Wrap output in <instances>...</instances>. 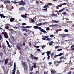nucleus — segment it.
Returning a JSON list of instances; mask_svg holds the SVG:
<instances>
[{
    "instance_id": "1",
    "label": "nucleus",
    "mask_w": 74,
    "mask_h": 74,
    "mask_svg": "<svg viewBox=\"0 0 74 74\" xmlns=\"http://www.w3.org/2000/svg\"><path fill=\"white\" fill-rule=\"evenodd\" d=\"M62 61L61 60H60V61H54V65H55L56 67H57L59 65V63H62Z\"/></svg>"
},
{
    "instance_id": "2",
    "label": "nucleus",
    "mask_w": 74,
    "mask_h": 74,
    "mask_svg": "<svg viewBox=\"0 0 74 74\" xmlns=\"http://www.w3.org/2000/svg\"><path fill=\"white\" fill-rule=\"evenodd\" d=\"M20 2L18 3V5H23V6H24V5H26V3L25 2H23V0H22L20 1Z\"/></svg>"
},
{
    "instance_id": "3",
    "label": "nucleus",
    "mask_w": 74,
    "mask_h": 74,
    "mask_svg": "<svg viewBox=\"0 0 74 74\" xmlns=\"http://www.w3.org/2000/svg\"><path fill=\"white\" fill-rule=\"evenodd\" d=\"M38 28L39 30H40L41 32H43L45 34V33H47V32L46 31L44 30L43 29H41V27H38Z\"/></svg>"
},
{
    "instance_id": "4",
    "label": "nucleus",
    "mask_w": 74,
    "mask_h": 74,
    "mask_svg": "<svg viewBox=\"0 0 74 74\" xmlns=\"http://www.w3.org/2000/svg\"><path fill=\"white\" fill-rule=\"evenodd\" d=\"M8 34L7 32H5L4 33V37L5 38H6V39H7L8 38Z\"/></svg>"
},
{
    "instance_id": "5",
    "label": "nucleus",
    "mask_w": 74,
    "mask_h": 74,
    "mask_svg": "<svg viewBox=\"0 0 74 74\" xmlns=\"http://www.w3.org/2000/svg\"><path fill=\"white\" fill-rule=\"evenodd\" d=\"M31 57L32 58V59H35V60H38V57L35 56H31Z\"/></svg>"
},
{
    "instance_id": "6",
    "label": "nucleus",
    "mask_w": 74,
    "mask_h": 74,
    "mask_svg": "<svg viewBox=\"0 0 74 74\" xmlns=\"http://www.w3.org/2000/svg\"><path fill=\"white\" fill-rule=\"evenodd\" d=\"M22 64L23 67H26L27 66V65L25 63V62H23L22 63Z\"/></svg>"
},
{
    "instance_id": "7",
    "label": "nucleus",
    "mask_w": 74,
    "mask_h": 74,
    "mask_svg": "<svg viewBox=\"0 0 74 74\" xmlns=\"http://www.w3.org/2000/svg\"><path fill=\"white\" fill-rule=\"evenodd\" d=\"M8 62V59H6L5 60V64L7 65Z\"/></svg>"
},
{
    "instance_id": "8",
    "label": "nucleus",
    "mask_w": 74,
    "mask_h": 74,
    "mask_svg": "<svg viewBox=\"0 0 74 74\" xmlns=\"http://www.w3.org/2000/svg\"><path fill=\"white\" fill-rule=\"evenodd\" d=\"M0 16H1V18H5V17H6V16L4 15V14H0Z\"/></svg>"
},
{
    "instance_id": "9",
    "label": "nucleus",
    "mask_w": 74,
    "mask_h": 74,
    "mask_svg": "<svg viewBox=\"0 0 74 74\" xmlns=\"http://www.w3.org/2000/svg\"><path fill=\"white\" fill-rule=\"evenodd\" d=\"M60 36L62 37V38H63L64 37H66V35L64 34H60Z\"/></svg>"
},
{
    "instance_id": "10",
    "label": "nucleus",
    "mask_w": 74,
    "mask_h": 74,
    "mask_svg": "<svg viewBox=\"0 0 74 74\" xmlns=\"http://www.w3.org/2000/svg\"><path fill=\"white\" fill-rule=\"evenodd\" d=\"M4 3L5 4H7L8 3H11V1H10L7 0L5 1H4Z\"/></svg>"
},
{
    "instance_id": "11",
    "label": "nucleus",
    "mask_w": 74,
    "mask_h": 74,
    "mask_svg": "<svg viewBox=\"0 0 74 74\" xmlns=\"http://www.w3.org/2000/svg\"><path fill=\"white\" fill-rule=\"evenodd\" d=\"M19 10L21 11H22V10H25V8L24 7H20L19 8Z\"/></svg>"
},
{
    "instance_id": "12",
    "label": "nucleus",
    "mask_w": 74,
    "mask_h": 74,
    "mask_svg": "<svg viewBox=\"0 0 74 74\" xmlns=\"http://www.w3.org/2000/svg\"><path fill=\"white\" fill-rule=\"evenodd\" d=\"M25 71H27L28 69V66H27L26 67H23Z\"/></svg>"
},
{
    "instance_id": "13",
    "label": "nucleus",
    "mask_w": 74,
    "mask_h": 74,
    "mask_svg": "<svg viewBox=\"0 0 74 74\" xmlns=\"http://www.w3.org/2000/svg\"><path fill=\"white\" fill-rule=\"evenodd\" d=\"M51 72L52 74H55L56 73V71L55 70H53L51 71Z\"/></svg>"
},
{
    "instance_id": "14",
    "label": "nucleus",
    "mask_w": 74,
    "mask_h": 74,
    "mask_svg": "<svg viewBox=\"0 0 74 74\" xmlns=\"http://www.w3.org/2000/svg\"><path fill=\"white\" fill-rule=\"evenodd\" d=\"M22 27L23 28H30V27H32V26H27L26 27H24V26H22Z\"/></svg>"
},
{
    "instance_id": "15",
    "label": "nucleus",
    "mask_w": 74,
    "mask_h": 74,
    "mask_svg": "<svg viewBox=\"0 0 74 74\" xmlns=\"http://www.w3.org/2000/svg\"><path fill=\"white\" fill-rule=\"evenodd\" d=\"M5 29H9V25L8 24H6L5 26Z\"/></svg>"
},
{
    "instance_id": "16",
    "label": "nucleus",
    "mask_w": 74,
    "mask_h": 74,
    "mask_svg": "<svg viewBox=\"0 0 74 74\" xmlns=\"http://www.w3.org/2000/svg\"><path fill=\"white\" fill-rule=\"evenodd\" d=\"M2 47L3 49H6V46L5 45H2Z\"/></svg>"
},
{
    "instance_id": "17",
    "label": "nucleus",
    "mask_w": 74,
    "mask_h": 74,
    "mask_svg": "<svg viewBox=\"0 0 74 74\" xmlns=\"http://www.w3.org/2000/svg\"><path fill=\"white\" fill-rule=\"evenodd\" d=\"M14 20H15V18H11L10 19V21L11 22H13Z\"/></svg>"
},
{
    "instance_id": "18",
    "label": "nucleus",
    "mask_w": 74,
    "mask_h": 74,
    "mask_svg": "<svg viewBox=\"0 0 74 74\" xmlns=\"http://www.w3.org/2000/svg\"><path fill=\"white\" fill-rule=\"evenodd\" d=\"M65 10V8H64L63 9L59 10V12H62V11H64V10Z\"/></svg>"
},
{
    "instance_id": "19",
    "label": "nucleus",
    "mask_w": 74,
    "mask_h": 74,
    "mask_svg": "<svg viewBox=\"0 0 74 74\" xmlns=\"http://www.w3.org/2000/svg\"><path fill=\"white\" fill-rule=\"evenodd\" d=\"M64 53H61L59 54L58 55H55V56H62V55H63L64 54Z\"/></svg>"
},
{
    "instance_id": "20",
    "label": "nucleus",
    "mask_w": 74,
    "mask_h": 74,
    "mask_svg": "<svg viewBox=\"0 0 74 74\" xmlns=\"http://www.w3.org/2000/svg\"><path fill=\"white\" fill-rule=\"evenodd\" d=\"M58 25L57 24H55V25H50V27H53L54 26H58Z\"/></svg>"
},
{
    "instance_id": "21",
    "label": "nucleus",
    "mask_w": 74,
    "mask_h": 74,
    "mask_svg": "<svg viewBox=\"0 0 74 74\" xmlns=\"http://www.w3.org/2000/svg\"><path fill=\"white\" fill-rule=\"evenodd\" d=\"M17 49L18 50H21V48H20V47H19V45H17Z\"/></svg>"
},
{
    "instance_id": "22",
    "label": "nucleus",
    "mask_w": 74,
    "mask_h": 74,
    "mask_svg": "<svg viewBox=\"0 0 74 74\" xmlns=\"http://www.w3.org/2000/svg\"><path fill=\"white\" fill-rule=\"evenodd\" d=\"M51 52L50 51H48L47 52H46V53H47V56H49V55L50 54H51Z\"/></svg>"
},
{
    "instance_id": "23",
    "label": "nucleus",
    "mask_w": 74,
    "mask_h": 74,
    "mask_svg": "<svg viewBox=\"0 0 74 74\" xmlns=\"http://www.w3.org/2000/svg\"><path fill=\"white\" fill-rule=\"evenodd\" d=\"M33 68H34V66H32L31 67H30V70L31 71H33Z\"/></svg>"
},
{
    "instance_id": "24",
    "label": "nucleus",
    "mask_w": 74,
    "mask_h": 74,
    "mask_svg": "<svg viewBox=\"0 0 74 74\" xmlns=\"http://www.w3.org/2000/svg\"><path fill=\"white\" fill-rule=\"evenodd\" d=\"M52 22L53 23H58V21H56V20H52Z\"/></svg>"
},
{
    "instance_id": "25",
    "label": "nucleus",
    "mask_w": 74,
    "mask_h": 74,
    "mask_svg": "<svg viewBox=\"0 0 74 74\" xmlns=\"http://www.w3.org/2000/svg\"><path fill=\"white\" fill-rule=\"evenodd\" d=\"M12 40L13 41H14L15 40V38L14 36H12L11 37Z\"/></svg>"
},
{
    "instance_id": "26",
    "label": "nucleus",
    "mask_w": 74,
    "mask_h": 74,
    "mask_svg": "<svg viewBox=\"0 0 74 74\" xmlns=\"http://www.w3.org/2000/svg\"><path fill=\"white\" fill-rule=\"evenodd\" d=\"M16 64H15V63H14L13 70H16Z\"/></svg>"
},
{
    "instance_id": "27",
    "label": "nucleus",
    "mask_w": 74,
    "mask_h": 74,
    "mask_svg": "<svg viewBox=\"0 0 74 74\" xmlns=\"http://www.w3.org/2000/svg\"><path fill=\"white\" fill-rule=\"evenodd\" d=\"M34 29H38V26H34Z\"/></svg>"
},
{
    "instance_id": "28",
    "label": "nucleus",
    "mask_w": 74,
    "mask_h": 74,
    "mask_svg": "<svg viewBox=\"0 0 74 74\" xmlns=\"http://www.w3.org/2000/svg\"><path fill=\"white\" fill-rule=\"evenodd\" d=\"M47 41H51V40H52V39L51 38H47L46 40L47 41Z\"/></svg>"
},
{
    "instance_id": "29",
    "label": "nucleus",
    "mask_w": 74,
    "mask_h": 74,
    "mask_svg": "<svg viewBox=\"0 0 74 74\" xmlns=\"http://www.w3.org/2000/svg\"><path fill=\"white\" fill-rule=\"evenodd\" d=\"M33 64L34 65V68H36V67H36V66H37V64H36V63L35 62L34 63H33Z\"/></svg>"
},
{
    "instance_id": "30",
    "label": "nucleus",
    "mask_w": 74,
    "mask_h": 74,
    "mask_svg": "<svg viewBox=\"0 0 74 74\" xmlns=\"http://www.w3.org/2000/svg\"><path fill=\"white\" fill-rule=\"evenodd\" d=\"M43 11H47V8H45V9H42Z\"/></svg>"
},
{
    "instance_id": "31",
    "label": "nucleus",
    "mask_w": 74,
    "mask_h": 74,
    "mask_svg": "<svg viewBox=\"0 0 74 74\" xmlns=\"http://www.w3.org/2000/svg\"><path fill=\"white\" fill-rule=\"evenodd\" d=\"M47 5H52V3H48L47 4Z\"/></svg>"
},
{
    "instance_id": "32",
    "label": "nucleus",
    "mask_w": 74,
    "mask_h": 74,
    "mask_svg": "<svg viewBox=\"0 0 74 74\" xmlns=\"http://www.w3.org/2000/svg\"><path fill=\"white\" fill-rule=\"evenodd\" d=\"M49 6L48 5H45L43 7V8H47V7H48Z\"/></svg>"
},
{
    "instance_id": "33",
    "label": "nucleus",
    "mask_w": 74,
    "mask_h": 74,
    "mask_svg": "<svg viewBox=\"0 0 74 74\" xmlns=\"http://www.w3.org/2000/svg\"><path fill=\"white\" fill-rule=\"evenodd\" d=\"M34 47L35 48H40V46H35V45H34Z\"/></svg>"
},
{
    "instance_id": "34",
    "label": "nucleus",
    "mask_w": 74,
    "mask_h": 74,
    "mask_svg": "<svg viewBox=\"0 0 74 74\" xmlns=\"http://www.w3.org/2000/svg\"><path fill=\"white\" fill-rule=\"evenodd\" d=\"M62 51V49H59L58 50H57V51Z\"/></svg>"
},
{
    "instance_id": "35",
    "label": "nucleus",
    "mask_w": 74,
    "mask_h": 74,
    "mask_svg": "<svg viewBox=\"0 0 74 74\" xmlns=\"http://www.w3.org/2000/svg\"><path fill=\"white\" fill-rule=\"evenodd\" d=\"M15 69H13V71L12 73V74H15Z\"/></svg>"
},
{
    "instance_id": "36",
    "label": "nucleus",
    "mask_w": 74,
    "mask_h": 74,
    "mask_svg": "<svg viewBox=\"0 0 74 74\" xmlns=\"http://www.w3.org/2000/svg\"><path fill=\"white\" fill-rule=\"evenodd\" d=\"M23 35L25 37H26V36H28V35H27V33H24Z\"/></svg>"
},
{
    "instance_id": "37",
    "label": "nucleus",
    "mask_w": 74,
    "mask_h": 74,
    "mask_svg": "<svg viewBox=\"0 0 74 74\" xmlns=\"http://www.w3.org/2000/svg\"><path fill=\"white\" fill-rule=\"evenodd\" d=\"M0 8H4V6H3V5H1L0 6Z\"/></svg>"
},
{
    "instance_id": "38",
    "label": "nucleus",
    "mask_w": 74,
    "mask_h": 74,
    "mask_svg": "<svg viewBox=\"0 0 74 74\" xmlns=\"http://www.w3.org/2000/svg\"><path fill=\"white\" fill-rule=\"evenodd\" d=\"M62 15H67V13L66 12H64L62 13Z\"/></svg>"
},
{
    "instance_id": "39",
    "label": "nucleus",
    "mask_w": 74,
    "mask_h": 74,
    "mask_svg": "<svg viewBox=\"0 0 74 74\" xmlns=\"http://www.w3.org/2000/svg\"><path fill=\"white\" fill-rule=\"evenodd\" d=\"M39 74V72H38V71H36V72L35 73V74Z\"/></svg>"
},
{
    "instance_id": "40",
    "label": "nucleus",
    "mask_w": 74,
    "mask_h": 74,
    "mask_svg": "<svg viewBox=\"0 0 74 74\" xmlns=\"http://www.w3.org/2000/svg\"><path fill=\"white\" fill-rule=\"evenodd\" d=\"M31 21L32 22H35V21H34V20L33 19H31Z\"/></svg>"
},
{
    "instance_id": "41",
    "label": "nucleus",
    "mask_w": 74,
    "mask_h": 74,
    "mask_svg": "<svg viewBox=\"0 0 74 74\" xmlns=\"http://www.w3.org/2000/svg\"><path fill=\"white\" fill-rule=\"evenodd\" d=\"M52 15L53 16H56V15L55 14H52Z\"/></svg>"
},
{
    "instance_id": "42",
    "label": "nucleus",
    "mask_w": 74,
    "mask_h": 74,
    "mask_svg": "<svg viewBox=\"0 0 74 74\" xmlns=\"http://www.w3.org/2000/svg\"><path fill=\"white\" fill-rule=\"evenodd\" d=\"M46 24H47L46 22L42 23V25H46Z\"/></svg>"
},
{
    "instance_id": "43",
    "label": "nucleus",
    "mask_w": 74,
    "mask_h": 74,
    "mask_svg": "<svg viewBox=\"0 0 74 74\" xmlns=\"http://www.w3.org/2000/svg\"><path fill=\"white\" fill-rule=\"evenodd\" d=\"M46 30H50V28L49 27L47 28L46 29Z\"/></svg>"
},
{
    "instance_id": "44",
    "label": "nucleus",
    "mask_w": 74,
    "mask_h": 74,
    "mask_svg": "<svg viewBox=\"0 0 74 74\" xmlns=\"http://www.w3.org/2000/svg\"><path fill=\"white\" fill-rule=\"evenodd\" d=\"M28 18V17H27V16H25L24 18V19H27Z\"/></svg>"
},
{
    "instance_id": "45",
    "label": "nucleus",
    "mask_w": 74,
    "mask_h": 74,
    "mask_svg": "<svg viewBox=\"0 0 74 74\" xmlns=\"http://www.w3.org/2000/svg\"><path fill=\"white\" fill-rule=\"evenodd\" d=\"M9 65L10 66H12V63H11V62H10L9 63Z\"/></svg>"
},
{
    "instance_id": "46",
    "label": "nucleus",
    "mask_w": 74,
    "mask_h": 74,
    "mask_svg": "<svg viewBox=\"0 0 74 74\" xmlns=\"http://www.w3.org/2000/svg\"><path fill=\"white\" fill-rule=\"evenodd\" d=\"M2 36H1V35H0V41H1V39H2Z\"/></svg>"
},
{
    "instance_id": "47",
    "label": "nucleus",
    "mask_w": 74,
    "mask_h": 74,
    "mask_svg": "<svg viewBox=\"0 0 74 74\" xmlns=\"http://www.w3.org/2000/svg\"><path fill=\"white\" fill-rule=\"evenodd\" d=\"M62 4L59 5H58V7H62Z\"/></svg>"
},
{
    "instance_id": "48",
    "label": "nucleus",
    "mask_w": 74,
    "mask_h": 74,
    "mask_svg": "<svg viewBox=\"0 0 74 74\" xmlns=\"http://www.w3.org/2000/svg\"><path fill=\"white\" fill-rule=\"evenodd\" d=\"M64 31L65 32H69V30L67 29H65L64 30Z\"/></svg>"
},
{
    "instance_id": "49",
    "label": "nucleus",
    "mask_w": 74,
    "mask_h": 74,
    "mask_svg": "<svg viewBox=\"0 0 74 74\" xmlns=\"http://www.w3.org/2000/svg\"><path fill=\"white\" fill-rule=\"evenodd\" d=\"M47 58H48L47 60H49V58H50V56H48Z\"/></svg>"
},
{
    "instance_id": "50",
    "label": "nucleus",
    "mask_w": 74,
    "mask_h": 74,
    "mask_svg": "<svg viewBox=\"0 0 74 74\" xmlns=\"http://www.w3.org/2000/svg\"><path fill=\"white\" fill-rule=\"evenodd\" d=\"M8 47L9 48H11V47L10 45V44L8 45Z\"/></svg>"
},
{
    "instance_id": "51",
    "label": "nucleus",
    "mask_w": 74,
    "mask_h": 74,
    "mask_svg": "<svg viewBox=\"0 0 74 74\" xmlns=\"http://www.w3.org/2000/svg\"><path fill=\"white\" fill-rule=\"evenodd\" d=\"M6 43H7L8 45H9V44H9V42H8V41H7V40L6 41Z\"/></svg>"
},
{
    "instance_id": "52",
    "label": "nucleus",
    "mask_w": 74,
    "mask_h": 74,
    "mask_svg": "<svg viewBox=\"0 0 74 74\" xmlns=\"http://www.w3.org/2000/svg\"><path fill=\"white\" fill-rule=\"evenodd\" d=\"M8 30H9V31H13V29H8Z\"/></svg>"
},
{
    "instance_id": "53",
    "label": "nucleus",
    "mask_w": 74,
    "mask_h": 74,
    "mask_svg": "<svg viewBox=\"0 0 74 74\" xmlns=\"http://www.w3.org/2000/svg\"><path fill=\"white\" fill-rule=\"evenodd\" d=\"M25 15H21V17L24 18Z\"/></svg>"
},
{
    "instance_id": "54",
    "label": "nucleus",
    "mask_w": 74,
    "mask_h": 74,
    "mask_svg": "<svg viewBox=\"0 0 74 74\" xmlns=\"http://www.w3.org/2000/svg\"><path fill=\"white\" fill-rule=\"evenodd\" d=\"M22 25H26V24L25 23H23L22 24Z\"/></svg>"
},
{
    "instance_id": "55",
    "label": "nucleus",
    "mask_w": 74,
    "mask_h": 74,
    "mask_svg": "<svg viewBox=\"0 0 74 74\" xmlns=\"http://www.w3.org/2000/svg\"><path fill=\"white\" fill-rule=\"evenodd\" d=\"M49 36L51 37H54L53 35H50Z\"/></svg>"
},
{
    "instance_id": "56",
    "label": "nucleus",
    "mask_w": 74,
    "mask_h": 74,
    "mask_svg": "<svg viewBox=\"0 0 74 74\" xmlns=\"http://www.w3.org/2000/svg\"><path fill=\"white\" fill-rule=\"evenodd\" d=\"M66 4H67V3H64L63 4H62V5H66Z\"/></svg>"
},
{
    "instance_id": "57",
    "label": "nucleus",
    "mask_w": 74,
    "mask_h": 74,
    "mask_svg": "<svg viewBox=\"0 0 74 74\" xmlns=\"http://www.w3.org/2000/svg\"><path fill=\"white\" fill-rule=\"evenodd\" d=\"M21 29L23 32L25 31V29Z\"/></svg>"
},
{
    "instance_id": "58",
    "label": "nucleus",
    "mask_w": 74,
    "mask_h": 74,
    "mask_svg": "<svg viewBox=\"0 0 74 74\" xmlns=\"http://www.w3.org/2000/svg\"><path fill=\"white\" fill-rule=\"evenodd\" d=\"M13 3H15L16 4V3H19V2L14 1Z\"/></svg>"
},
{
    "instance_id": "59",
    "label": "nucleus",
    "mask_w": 74,
    "mask_h": 74,
    "mask_svg": "<svg viewBox=\"0 0 74 74\" xmlns=\"http://www.w3.org/2000/svg\"><path fill=\"white\" fill-rule=\"evenodd\" d=\"M23 46H25L26 44H25V43L24 42V43H23Z\"/></svg>"
},
{
    "instance_id": "60",
    "label": "nucleus",
    "mask_w": 74,
    "mask_h": 74,
    "mask_svg": "<svg viewBox=\"0 0 74 74\" xmlns=\"http://www.w3.org/2000/svg\"><path fill=\"white\" fill-rule=\"evenodd\" d=\"M13 27L14 29H17V28H18V27Z\"/></svg>"
},
{
    "instance_id": "61",
    "label": "nucleus",
    "mask_w": 74,
    "mask_h": 74,
    "mask_svg": "<svg viewBox=\"0 0 74 74\" xmlns=\"http://www.w3.org/2000/svg\"><path fill=\"white\" fill-rule=\"evenodd\" d=\"M63 58H64V57L62 56V57H60V59H63Z\"/></svg>"
},
{
    "instance_id": "62",
    "label": "nucleus",
    "mask_w": 74,
    "mask_h": 74,
    "mask_svg": "<svg viewBox=\"0 0 74 74\" xmlns=\"http://www.w3.org/2000/svg\"><path fill=\"white\" fill-rule=\"evenodd\" d=\"M46 39V38H42V40H45Z\"/></svg>"
},
{
    "instance_id": "63",
    "label": "nucleus",
    "mask_w": 74,
    "mask_h": 74,
    "mask_svg": "<svg viewBox=\"0 0 74 74\" xmlns=\"http://www.w3.org/2000/svg\"><path fill=\"white\" fill-rule=\"evenodd\" d=\"M73 47H74V45L71 46V48H73Z\"/></svg>"
},
{
    "instance_id": "64",
    "label": "nucleus",
    "mask_w": 74,
    "mask_h": 74,
    "mask_svg": "<svg viewBox=\"0 0 74 74\" xmlns=\"http://www.w3.org/2000/svg\"><path fill=\"white\" fill-rule=\"evenodd\" d=\"M71 50L72 51H74V48H72L71 49Z\"/></svg>"
}]
</instances>
